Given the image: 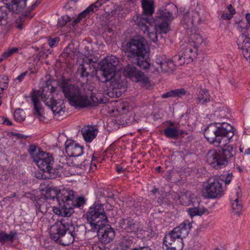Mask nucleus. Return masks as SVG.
<instances>
[{
	"label": "nucleus",
	"instance_id": "nucleus-1",
	"mask_svg": "<svg viewBox=\"0 0 250 250\" xmlns=\"http://www.w3.org/2000/svg\"><path fill=\"white\" fill-rule=\"evenodd\" d=\"M87 224L89 230L97 232L100 241L103 244L110 242L114 238V229L105 227L107 223V217L101 203H94L86 213Z\"/></svg>",
	"mask_w": 250,
	"mask_h": 250
},
{
	"label": "nucleus",
	"instance_id": "nucleus-2",
	"mask_svg": "<svg viewBox=\"0 0 250 250\" xmlns=\"http://www.w3.org/2000/svg\"><path fill=\"white\" fill-rule=\"evenodd\" d=\"M48 90V87H44L42 89L41 92L40 91H34L31 96V101L34 104V108L35 110V113L37 115L41 122L43 121L44 117L42 115L43 110L38 100V97L40 95L44 104L51 109L55 116L60 117L62 116L64 113V106L52 98V93L54 91V88L51 86L49 92Z\"/></svg>",
	"mask_w": 250,
	"mask_h": 250
},
{
	"label": "nucleus",
	"instance_id": "nucleus-3",
	"mask_svg": "<svg viewBox=\"0 0 250 250\" xmlns=\"http://www.w3.org/2000/svg\"><path fill=\"white\" fill-rule=\"evenodd\" d=\"M56 199L58 202V207H54L53 212L63 217H69L73 212L75 207H80L85 203L83 197L75 198L73 191L62 189L56 193Z\"/></svg>",
	"mask_w": 250,
	"mask_h": 250
},
{
	"label": "nucleus",
	"instance_id": "nucleus-4",
	"mask_svg": "<svg viewBox=\"0 0 250 250\" xmlns=\"http://www.w3.org/2000/svg\"><path fill=\"white\" fill-rule=\"evenodd\" d=\"M60 86L65 97L72 106L84 107L91 104V101L89 98L93 101L91 91L83 92L78 86L72 84L65 80H62L60 83Z\"/></svg>",
	"mask_w": 250,
	"mask_h": 250
},
{
	"label": "nucleus",
	"instance_id": "nucleus-5",
	"mask_svg": "<svg viewBox=\"0 0 250 250\" xmlns=\"http://www.w3.org/2000/svg\"><path fill=\"white\" fill-rule=\"evenodd\" d=\"M192 223V221L185 220L167 234L164 239V250H182L184 247L183 239L189 234Z\"/></svg>",
	"mask_w": 250,
	"mask_h": 250
},
{
	"label": "nucleus",
	"instance_id": "nucleus-6",
	"mask_svg": "<svg viewBox=\"0 0 250 250\" xmlns=\"http://www.w3.org/2000/svg\"><path fill=\"white\" fill-rule=\"evenodd\" d=\"M125 53L129 59H135L137 65L146 69L150 67L148 53L143 38L132 39L125 46Z\"/></svg>",
	"mask_w": 250,
	"mask_h": 250
},
{
	"label": "nucleus",
	"instance_id": "nucleus-7",
	"mask_svg": "<svg viewBox=\"0 0 250 250\" xmlns=\"http://www.w3.org/2000/svg\"><path fill=\"white\" fill-rule=\"evenodd\" d=\"M78 228L72 224H68L64 219L57 222L50 228V237L55 241L63 245L67 246L73 243L75 238H78Z\"/></svg>",
	"mask_w": 250,
	"mask_h": 250
},
{
	"label": "nucleus",
	"instance_id": "nucleus-8",
	"mask_svg": "<svg viewBox=\"0 0 250 250\" xmlns=\"http://www.w3.org/2000/svg\"><path fill=\"white\" fill-rule=\"evenodd\" d=\"M234 135L233 128L231 125L225 122L209 124L204 131V136L210 143L216 146H221L223 139L229 140Z\"/></svg>",
	"mask_w": 250,
	"mask_h": 250
},
{
	"label": "nucleus",
	"instance_id": "nucleus-9",
	"mask_svg": "<svg viewBox=\"0 0 250 250\" xmlns=\"http://www.w3.org/2000/svg\"><path fill=\"white\" fill-rule=\"evenodd\" d=\"M118 64L119 60L114 56L106 57L100 63V70L104 79L103 82H110L112 89H120L123 86L119 75L116 74Z\"/></svg>",
	"mask_w": 250,
	"mask_h": 250
},
{
	"label": "nucleus",
	"instance_id": "nucleus-10",
	"mask_svg": "<svg viewBox=\"0 0 250 250\" xmlns=\"http://www.w3.org/2000/svg\"><path fill=\"white\" fill-rule=\"evenodd\" d=\"M235 154V151L231 145H225L221 150L209 151L207 155V162L214 168L221 169L227 166L229 161Z\"/></svg>",
	"mask_w": 250,
	"mask_h": 250
},
{
	"label": "nucleus",
	"instance_id": "nucleus-11",
	"mask_svg": "<svg viewBox=\"0 0 250 250\" xmlns=\"http://www.w3.org/2000/svg\"><path fill=\"white\" fill-rule=\"evenodd\" d=\"M172 13L166 9L162 11L154 21L155 32H150L146 25L147 30L144 31L141 29L145 34H146L150 41L155 42L157 41V33L166 34L169 30V24L172 21Z\"/></svg>",
	"mask_w": 250,
	"mask_h": 250
},
{
	"label": "nucleus",
	"instance_id": "nucleus-12",
	"mask_svg": "<svg viewBox=\"0 0 250 250\" xmlns=\"http://www.w3.org/2000/svg\"><path fill=\"white\" fill-rule=\"evenodd\" d=\"M246 19L248 23V26L246 28H242L240 24H238V28L242 34L237 39V43L239 49L243 51V54L245 58L250 62V38L249 37L248 27H250V14L247 13Z\"/></svg>",
	"mask_w": 250,
	"mask_h": 250
},
{
	"label": "nucleus",
	"instance_id": "nucleus-13",
	"mask_svg": "<svg viewBox=\"0 0 250 250\" xmlns=\"http://www.w3.org/2000/svg\"><path fill=\"white\" fill-rule=\"evenodd\" d=\"M35 162L38 167L42 171L48 174V178L54 179L59 174L58 169L53 167L54 164V158L49 153H44Z\"/></svg>",
	"mask_w": 250,
	"mask_h": 250
},
{
	"label": "nucleus",
	"instance_id": "nucleus-14",
	"mask_svg": "<svg viewBox=\"0 0 250 250\" xmlns=\"http://www.w3.org/2000/svg\"><path fill=\"white\" fill-rule=\"evenodd\" d=\"M143 13L137 16L138 25L140 29L144 31L147 30L146 24H151L152 19L151 17L154 12V2L149 0H142Z\"/></svg>",
	"mask_w": 250,
	"mask_h": 250
},
{
	"label": "nucleus",
	"instance_id": "nucleus-15",
	"mask_svg": "<svg viewBox=\"0 0 250 250\" xmlns=\"http://www.w3.org/2000/svg\"><path fill=\"white\" fill-rule=\"evenodd\" d=\"M65 148L68 156L74 158L73 160L74 165H82V163H77V160L83 153V147L73 140H67L65 143Z\"/></svg>",
	"mask_w": 250,
	"mask_h": 250
},
{
	"label": "nucleus",
	"instance_id": "nucleus-16",
	"mask_svg": "<svg viewBox=\"0 0 250 250\" xmlns=\"http://www.w3.org/2000/svg\"><path fill=\"white\" fill-rule=\"evenodd\" d=\"M223 193L222 184L217 180L211 182L209 179V182L205 188L204 196L208 199L215 198L221 197Z\"/></svg>",
	"mask_w": 250,
	"mask_h": 250
},
{
	"label": "nucleus",
	"instance_id": "nucleus-17",
	"mask_svg": "<svg viewBox=\"0 0 250 250\" xmlns=\"http://www.w3.org/2000/svg\"><path fill=\"white\" fill-rule=\"evenodd\" d=\"M118 223L119 227L126 232L137 233L144 231L143 226L131 218L121 219Z\"/></svg>",
	"mask_w": 250,
	"mask_h": 250
},
{
	"label": "nucleus",
	"instance_id": "nucleus-18",
	"mask_svg": "<svg viewBox=\"0 0 250 250\" xmlns=\"http://www.w3.org/2000/svg\"><path fill=\"white\" fill-rule=\"evenodd\" d=\"M155 65L156 69L159 72H169L175 68L173 61L167 59L166 56H159L156 59Z\"/></svg>",
	"mask_w": 250,
	"mask_h": 250
},
{
	"label": "nucleus",
	"instance_id": "nucleus-19",
	"mask_svg": "<svg viewBox=\"0 0 250 250\" xmlns=\"http://www.w3.org/2000/svg\"><path fill=\"white\" fill-rule=\"evenodd\" d=\"M201 18L197 11H187L183 16L182 23L186 29L192 28L195 25L200 23Z\"/></svg>",
	"mask_w": 250,
	"mask_h": 250
},
{
	"label": "nucleus",
	"instance_id": "nucleus-20",
	"mask_svg": "<svg viewBox=\"0 0 250 250\" xmlns=\"http://www.w3.org/2000/svg\"><path fill=\"white\" fill-rule=\"evenodd\" d=\"M107 0H97L95 3L91 4L86 9L82 12L79 16L71 23V25L74 27L78 23H79L82 18L89 16L91 13L97 11L100 7H101Z\"/></svg>",
	"mask_w": 250,
	"mask_h": 250
},
{
	"label": "nucleus",
	"instance_id": "nucleus-21",
	"mask_svg": "<svg viewBox=\"0 0 250 250\" xmlns=\"http://www.w3.org/2000/svg\"><path fill=\"white\" fill-rule=\"evenodd\" d=\"M123 72L125 76L136 82L141 81L144 76V73L138 70L132 64L126 65L124 68Z\"/></svg>",
	"mask_w": 250,
	"mask_h": 250
},
{
	"label": "nucleus",
	"instance_id": "nucleus-22",
	"mask_svg": "<svg viewBox=\"0 0 250 250\" xmlns=\"http://www.w3.org/2000/svg\"><path fill=\"white\" fill-rule=\"evenodd\" d=\"M192 45L188 43L185 45H182L180 48L182 55L184 56V59H186L187 63L192 62L197 56V48Z\"/></svg>",
	"mask_w": 250,
	"mask_h": 250
},
{
	"label": "nucleus",
	"instance_id": "nucleus-23",
	"mask_svg": "<svg viewBox=\"0 0 250 250\" xmlns=\"http://www.w3.org/2000/svg\"><path fill=\"white\" fill-rule=\"evenodd\" d=\"M242 194L240 189L238 188L236 190L235 194L232 196L230 200L232 211L234 214L239 215L242 209Z\"/></svg>",
	"mask_w": 250,
	"mask_h": 250
},
{
	"label": "nucleus",
	"instance_id": "nucleus-24",
	"mask_svg": "<svg viewBox=\"0 0 250 250\" xmlns=\"http://www.w3.org/2000/svg\"><path fill=\"white\" fill-rule=\"evenodd\" d=\"M179 199L181 204L184 206H195L200 203L199 199L194 194L189 192L182 193L179 197Z\"/></svg>",
	"mask_w": 250,
	"mask_h": 250
},
{
	"label": "nucleus",
	"instance_id": "nucleus-25",
	"mask_svg": "<svg viewBox=\"0 0 250 250\" xmlns=\"http://www.w3.org/2000/svg\"><path fill=\"white\" fill-rule=\"evenodd\" d=\"M81 132L84 140L91 142L95 138L97 130L94 126L87 125L82 128Z\"/></svg>",
	"mask_w": 250,
	"mask_h": 250
},
{
	"label": "nucleus",
	"instance_id": "nucleus-26",
	"mask_svg": "<svg viewBox=\"0 0 250 250\" xmlns=\"http://www.w3.org/2000/svg\"><path fill=\"white\" fill-rule=\"evenodd\" d=\"M27 0H12L9 4H6L5 7L14 13H18L25 7Z\"/></svg>",
	"mask_w": 250,
	"mask_h": 250
},
{
	"label": "nucleus",
	"instance_id": "nucleus-27",
	"mask_svg": "<svg viewBox=\"0 0 250 250\" xmlns=\"http://www.w3.org/2000/svg\"><path fill=\"white\" fill-rule=\"evenodd\" d=\"M210 96L206 89L200 88L197 93L195 101L197 104H205L209 102Z\"/></svg>",
	"mask_w": 250,
	"mask_h": 250
},
{
	"label": "nucleus",
	"instance_id": "nucleus-28",
	"mask_svg": "<svg viewBox=\"0 0 250 250\" xmlns=\"http://www.w3.org/2000/svg\"><path fill=\"white\" fill-rule=\"evenodd\" d=\"M28 152L31 156V158L35 162L41 157L40 155H42V154L44 153L41 150L40 147L33 144L29 146Z\"/></svg>",
	"mask_w": 250,
	"mask_h": 250
},
{
	"label": "nucleus",
	"instance_id": "nucleus-29",
	"mask_svg": "<svg viewBox=\"0 0 250 250\" xmlns=\"http://www.w3.org/2000/svg\"><path fill=\"white\" fill-rule=\"evenodd\" d=\"M187 91L184 88L175 89L167 92L162 95V98L164 99L171 97L181 98L185 95Z\"/></svg>",
	"mask_w": 250,
	"mask_h": 250
},
{
	"label": "nucleus",
	"instance_id": "nucleus-30",
	"mask_svg": "<svg viewBox=\"0 0 250 250\" xmlns=\"http://www.w3.org/2000/svg\"><path fill=\"white\" fill-rule=\"evenodd\" d=\"M15 231H11L9 233L0 229V243L4 244L5 242H13L16 236Z\"/></svg>",
	"mask_w": 250,
	"mask_h": 250
},
{
	"label": "nucleus",
	"instance_id": "nucleus-31",
	"mask_svg": "<svg viewBox=\"0 0 250 250\" xmlns=\"http://www.w3.org/2000/svg\"><path fill=\"white\" fill-rule=\"evenodd\" d=\"M207 211H208L207 208L203 206H199V204L193 206V208H189L188 210V212L191 218L196 215L202 216Z\"/></svg>",
	"mask_w": 250,
	"mask_h": 250
},
{
	"label": "nucleus",
	"instance_id": "nucleus-32",
	"mask_svg": "<svg viewBox=\"0 0 250 250\" xmlns=\"http://www.w3.org/2000/svg\"><path fill=\"white\" fill-rule=\"evenodd\" d=\"M164 133L166 137L172 139H177L180 136L179 130L174 127H166L164 130Z\"/></svg>",
	"mask_w": 250,
	"mask_h": 250
},
{
	"label": "nucleus",
	"instance_id": "nucleus-33",
	"mask_svg": "<svg viewBox=\"0 0 250 250\" xmlns=\"http://www.w3.org/2000/svg\"><path fill=\"white\" fill-rule=\"evenodd\" d=\"M214 116L218 119H222L228 117L229 111L228 108L223 105L218 107L214 112Z\"/></svg>",
	"mask_w": 250,
	"mask_h": 250
},
{
	"label": "nucleus",
	"instance_id": "nucleus-34",
	"mask_svg": "<svg viewBox=\"0 0 250 250\" xmlns=\"http://www.w3.org/2000/svg\"><path fill=\"white\" fill-rule=\"evenodd\" d=\"M190 39V42L188 43L192 44V46L196 47L197 48H198L203 42L202 37L198 34L194 33L191 34Z\"/></svg>",
	"mask_w": 250,
	"mask_h": 250
},
{
	"label": "nucleus",
	"instance_id": "nucleus-35",
	"mask_svg": "<svg viewBox=\"0 0 250 250\" xmlns=\"http://www.w3.org/2000/svg\"><path fill=\"white\" fill-rule=\"evenodd\" d=\"M9 22V20L7 12L3 9V7H0V25H5Z\"/></svg>",
	"mask_w": 250,
	"mask_h": 250
},
{
	"label": "nucleus",
	"instance_id": "nucleus-36",
	"mask_svg": "<svg viewBox=\"0 0 250 250\" xmlns=\"http://www.w3.org/2000/svg\"><path fill=\"white\" fill-rule=\"evenodd\" d=\"M14 117L15 120L21 122L24 120L25 113L22 109H17L15 111Z\"/></svg>",
	"mask_w": 250,
	"mask_h": 250
},
{
	"label": "nucleus",
	"instance_id": "nucleus-37",
	"mask_svg": "<svg viewBox=\"0 0 250 250\" xmlns=\"http://www.w3.org/2000/svg\"><path fill=\"white\" fill-rule=\"evenodd\" d=\"M133 205L136 210V211L139 212L146 209H148L149 208V206L148 205H146V206H143L141 201H134Z\"/></svg>",
	"mask_w": 250,
	"mask_h": 250
},
{
	"label": "nucleus",
	"instance_id": "nucleus-38",
	"mask_svg": "<svg viewBox=\"0 0 250 250\" xmlns=\"http://www.w3.org/2000/svg\"><path fill=\"white\" fill-rule=\"evenodd\" d=\"M174 61L176 62L178 65H181L186 62V59H184V56L182 55L181 50L178 52V54L173 58Z\"/></svg>",
	"mask_w": 250,
	"mask_h": 250
},
{
	"label": "nucleus",
	"instance_id": "nucleus-39",
	"mask_svg": "<svg viewBox=\"0 0 250 250\" xmlns=\"http://www.w3.org/2000/svg\"><path fill=\"white\" fill-rule=\"evenodd\" d=\"M70 20V18L67 15L62 16L58 20V25L59 26L62 27L65 25Z\"/></svg>",
	"mask_w": 250,
	"mask_h": 250
},
{
	"label": "nucleus",
	"instance_id": "nucleus-40",
	"mask_svg": "<svg viewBox=\"0 0 250 250\" xmlns=\"http://www.w3.org/2000/svg\"><path fill=\"white\" fill-rule=\"evenodd\" d=\"M86 70V68L84 64L81 65L79 68L78 72L82 78H86L89 75L88 72Z\"/></svg>",
	"mask_w": 250,
	"mask_h": 250
},
{
	"label": "nucleus",
	"instance_id": "nucleus-41",
	"mask_svg": "<svg viewBox=\"0 0 250 250\" xmlns=\"http://www.w3.org/2000/svg\"><path fill=\"white\" fill-rule=\"evenodd\" d=\"M18 50L17 47H13L8 49L7 51L4 52L2 54V57L4 58H7L16 53Z\"/></svg>",
	"mask_w": 250,
	"mask_h": 250
},
{
	"label": "nucleus",
	"instance_id": "nucleus-42",
	"mask_svg": "<svg viewBox=\"0 0 250 250\" xmlns=\"http://www.w3.org/2000/svg\"><path fill=\"white\" fill-rule=\"evenodd\" d=\"M235 14V9H231V10H230L229 14H228L227 13H223L221 16V18L224 20H230L232 18L233 15H234Z\"/></svg>",
	"mask_w": 250,
	"mask_h": 250
},
{
	"label": "nucleus",
	"instance_id": "nucleus-43",
	"mask_svg": "<svg viewBox=\"0 0 250 250\" xmlns=\"http://www.w3.org/2000/svg\"><path fill=\"white\" fill-rule=\"evenodd\" d=\"M60 42V38L56 37L48 41V44L51 47L56 46Z\"/></svg>",
	"mask_w": 250,
	"mask_h": 250
},
{
	"label": "nucleus",
	"instance_id": "nucleus-44",
	"mask_svg": "<svg viewBox=\"0 0 250 250\" xmlns=\"http://www.w3.org/2000/svg\"><path fill=\"white\" fill-rule=\"evenodd\" d=\"M93 250H109L108 248H105L103 245L94 244L92 246Z\"/></svg>",
	"mask_w": 250,
	"mask_h": 250
},
{
	"label": "nucleus",
	"instance_id": "nucleus-45",
	"mask_svg": "<svg viewBox=\"0 0 250 250\" xmlns=\"http://www.w3.org/2000/svg\"><path fill=\"white\" fill-rule=\"evenodd\" d=\"M232 176V173H228L227 175L226 176L224 182L226 185L229 184L231 180V178Z\"/></svg>",
	"mask_w": 250,
	"mask_h": 250
},
{
	"label": "nucleus",
	"instance_id": "nucleus-46",
	"mask_svg": "<svg viewBox=\"0 0 250 250\" xmlns=\"http://www.w3.org/2000/svg\"><path fill=\"white\" fill-rule=\"evenodd\" d=\"M0 121H2L3 124L7 125H11L12 124V122L6 118H4V117H0Z\"/></svg>",
	"mask_w": 250,
	"mask_h": 250
},
{
	"label": "nucleus",
	"instance_id": "nucleus-47",
	"mask_svg": "<svg viewBox=\"0 0 250 250\" xmlns=\"http://www.w3.org/2000/svg\"><path fill=\"white\" fill-rule=\"evenodd\" d=\"M81 163H82V165L80 166H76V167H80V168H82L83 167H88L89 165L90 164L89 160H86L85 159H84L83 162H82Z\"/></svg>",
	"mask_w": 250,
	"mask_h": 250
},
{
	"label": "nucleus",
	"instance_id": "nucleus-48",
	"mask_svg": "<svg viewBox=\"0 0 250 250\" xmlns=\"http://www.w3.org/2000/svg\"><path fill=\"white\" fill-rule=\"evenodd\" d=\"M83 64L85 65V64L87 65H89L91 64L92 62H94L93 61V59L91 58H89L88 57L85 58L83 60Z\"/></svg>",
	"mask_w": 250,
	"mask_h": 250
},
{
	"label": "nucleus",
	"instance_id": "nucleus-49",
	"mask_svg": "<svg viewBox=\"0 0 250 250\" xmlns=\"http://www.w3.org/2000/svg\"><path fill=\"white\" fill-rule=\"evenodd\" d=\"M26 73H27L26 72H24L21 73L16 79V80H18L19 81V82H21L23 80L25 75H26Z\"/></svg>",
	"mask_w": 250,
	"mask_h": 250
},
{
	"label": "nucleus",
	"instance_id": "nucleus-50",
	"mask_svg": "<svg viewBox=\"0 0 250 250\" xmlns=\"http://www.w3.org/2000/svg\"><path fill=\"white\" fill-rule=\"evenodd\" d=\"M163 198L158 197L157 201L155 202V205L158 206L161 205L163 202Z\"/></svg>",
	"mask_w": 250,
	"mask_h": 250
},
{
	"label": "nucleus",
	"instance_id": "nucleus-51",
	"mask_svg": "<svg viewBox=\"0 0 250 250\" xmlns=\"http://www.w3.org/2000/svg\"><path fill=\"white\" fill-rule=\"evenodd\" d=\"M41 1L39 0H37V1L33 3L31 6L30 10H33L35 7H36L40 3Z\"/></svg>",
	"mask_w": 250,
	"mask_h": 250
},
{
	"label": "nucleus",
	"instance_id": "nucleus-52",
	"mask_svg": "<svg viewBox=\"0 0 250 250\" xmlns=\"http://www.w3.org/2000/svg\"><path fill=\"white\" fill-rule=\"evenodd\" d=\"M132 250H152L148 247H140L139 248H135V249H133Z\"/></svg>",
	"mask_w": 250,
	"mask_h": 250
},
{
	"label": "nucleus",
	"instance_id": "nucleus-53",
	"mask_svg": "<svg viewBox=\"0 0 250 250\" xmlns=\"http://www.w3.org/2000/svg\"><path fill=\"white\" fill-rule=\"evenodd\" d=\"M141 202L142 203V205L143 206H146V205H148V206H149V208H151V206H150V203L149 202V201H148V200H141Z\"/></svg>",
	"mask_w": 250,
	"mask_h": 250
},
{
	"label": "nucleus",
	"instance_id": "nucleus-54",
	"mask_svg": "<svg viewBox=\"0 0 250 250\" xmlns=\"http://www.w3.org/2000/svg\"><path fill=\"white\" fill-rule=\"evenodd\" d=\"M125 169V168H124L122 167H120L119 166H118L116 167V170L118 173H121V172L124 171Z\"/></svg>",
	"mask_w": 250,
	"mask_h": 250
},
{
	"label": "nucleus",
	"instance_id": "nucleus-55",
	"mask_svg": "<svg viewBox=\"0 0 250 250\" xmlns=\"http://www.w3.org/2000/svg\"><path fill=\"white\" fill-rule=\"evenodd\" d=\"M17 136L18 138H19V139H25L27 138L26 136H25V135L21 134H17Z\"/></svg>",
	"mask_w": 250,
	"mask_h": 250
},
{
	"label": "nucleus",
	"instance_id": "nucleus-56",
	"mask_svg": "<svg viewBox=\"0 0 250 250\" xmlns=\"http://www.w3.org/2000/svg\"><path fill=\"white\" fill-rule=\"evenodd\" d=\"M245 154H250V148L246 149L245 151Z\"/></svg>",
	"mask_w": 250,
	"mask_h": 250
},
{
	"label": "nucleus",
	"instance_id": "nucleus-57",
	"mask_svg": "<svg viewBox=\"0 0 250 250\" xmlns=\"http://www.w3.org/2000/svg\"><path fill=\"white\" fill-rule=\"evenodd\" d=\"M38 210H39V211L41 212L42 213H43L44 212H45V211H44L43 210H42V207H41V206H40L39 207V208H38Z\"/></svg>",
	"mask_w": 250,
	"mask_h": 250
},
{
	"label": "nucleus",
	"instance_id": "nucleus-58",
	"mask_svg": "<svg viewBox=\"0 0 250 250\" xmlns=\"http://www.w3.org/2000/svg\"><path fill=\"white\" fill-rule=\"evenodd\" d=\"M228 9H229V12H230V10H231V9H233L232 8V5H231V4H229V5L228 6Z\"/></svg>",
	"mask_w": 250,
	"mask_h": 250
},
{
	"label": "nucleus",
	"instance_id": "nucleus-59",
	"mask_svg": "<svg viewBox=\"0 0 250 250\" xmlns=\"http://www.w3.org/2000/svg\"><path fill=\"white\" fill-rule=\"evenodd\" d=\"M152 192L154 194H155L156 192H158V189H157V188H155V189H153V190H152Z\"/></svg>",
	"mask_w": 250,
	"mask_h": 250
},
{
	"label": "nucleus",
	"instance_id": "nucleus-60",
	"mask_svg": "<svg viewBox=\"0 0 250 250\" xmlns=\"http://www.w3.org/2000/svg\"><path fill=\"white\" fill-rule=\"evenodd\" d=\"M17 28L20 29H21L22 28V26L21 24H19L18 25H17Z\"/></svg>",
	"mask_w": 250,
	"mask_h": 250
},
{
	"label": "nucleus",
	"instance_id": "nucleus-61",
	"mask_svg": "<svg viewBox=\"0 0 250 250\" xmlns=\"http://www.w3.org/2000/svg\"><path fill=\"white\" fill-rule=\"evenodd\" d=\"M83 160L79 157V159L77 160V163H81Z\"/></svg>",
	"mask_w": 250,
	"mask_h": 250
},
{
	"label": "nucleus",
	"instance_id": "nucleus-62",
	"mask_svg": "<svg viewBox=\"0 0 250 250\" xmlns=\"http://www.w3.org/2000/svg\"><path fill=\"white\" fill-rule=\"evenodd\" d=\"M161 168V167H158L157 168H156V169L158 171V172H160V169Z\"/></svg>",
	"mask_w": 250,
	"mask_h": 250
},
{
	"label": "nucleus",
	"instance_id": "nucleus-63",
	"mask_svg": "<svg viewBox=\"0 0 250 250\" xmlns=\"http://www.w3.org/2000/svg\"><path fill=\"white\" fill-rule=\"evenodd\" d=\"M239 150L241 152H243V148L242 147H240Z\"/></svg>",
	"mask_w": 250,
	"mask_h": 250
},
{
	"label": "nucleus",
	"instance_id": "nucleus-64",
	"mask_svg": "<svg viewBox=\"0 0 250 250\" xmlns=\"http://www.w3.org/2000/svg\"><path fill=\"white\" fill-rule=\"evenodd\" d=\"M169 125L171 126H174V123L173 122H170V124H169Z\"/></svg>",
	"mask_w": 250,
	"mask_h": 250
}]
</instances>
